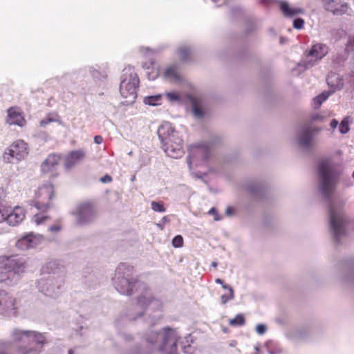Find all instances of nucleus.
<instances>
[{
  "instance_id": "f257e3e1",
  "label": "nucleus",
  "mask_w": 354,
  "mask_h": 354,
  "mask_svg": "<svg viewBox=\"0 0 354 354\" xmlns=\"http://www.w3.org/2000/svg\"><path fill=\"white\" fill-rule=\"evenodd\" d=\"M111 281L114 288L120 295L131 296L138 293L136 306L128 308L115 319V325L117 328L119 329L144 315L147 317V322L151 325H154L161 318L162 301L153 295L146 283L138 280L133 266L125 263H120Z\"/></svg>"
},
{
  "instance_id": "f03ea898",
  "label": "nucleus",
  "mask_w": 354,
  "mask_h": 354,
  "mask_svg": "<svg viewBox=\"0 0 354 354\" xmlns=\"http://www.w3.org/2000/svg\"><path fill=\"white\" fill-rule=\"evenodd\" d=\"M341 175V171L328 160H322L318 165V191L328 202L330 230L337 243L346 236L348 225V218L344 213L346 200L342 197L332 198Z\"/></svg>"
},
{
  "instance_id": "7ed1b4c3",
  "label": "nucleus",
  "mask_w": 354,
  "mask_h": 354,
  "mask_svg": "<svg viewBox=\"0 0 354 354\" xmlns=\"http://www.w3.org/2000/svg\"><path fill=\"white\" fill-rule=\"evenodd\" d=\"M158 135L162 143V147L168 156L173 158L183 156L184 153L183 139L170 122H163L158 129Z\"/></svg>"
},
{
  "instance_id": "20e7f679",
  "label": "nucleus",
  "mask_w": 354,
  "mask_h": 354,
  "mask_svg": "<svg viewBox=\"0 0 354 354\" xmlns=\"http://www.w3.org/2000/svg\"><path fill=\"white\" fill-rule=\"evenodd\" d=\"M145 339L151 351L157 349L162 354H178L179 335L174 329L165 328L162 333L151 331L146 335Z\"/></svg>"
},
{
  "instance_id": "39448f33",
  "label": "nucleus",
  "mask_w": 354,
  "mask_h": 354,
  "mask_svg": "<svg viewBox=\"0 0 354 354\" xmlns=\"http://www.w3.org/2000/svg\"><path fill=\"white\" fill-rule=\"evenodd\" d=\"M26 262L22 257L17 256L0 257V282L13 286L19 281L21 274L25 272Z\"/></svg>"
},
{
  "instance_id": "423d86ee",
  "label": "nucleus",
  "mask_w": 354,
  "mask_h": 354,
  "mask_svg": "<svg viewBox=\"0 0 354 354\" xmlns=\"http://www.w3.org/2000/svg\"><path fill=\"white\" fill-rule=\"evenodd\" d=\"M12 340L24 348L22 354H38L46 343L44 334L35 330H24L18 328L11 332Z\"/></svg>"
},
{
  "instance_id": "0eeeda50",
  "label": "nucleus",
  "mask_w": 354,
  "mask_h": 354,
  "mask_svg": "<svg viewBox=\"0 0 354 354\" xmlns=\"http://www.w3.org/2000/svg\"><path fill=\"white\" fill-rule=\"evenodd\" d=\"M120 83V92L124 99L122 104H132L137 97V89L140 83L139 78L133 69H125Z\"/></svg>"
},
{
  "instance_id": "6e6552de",
  "label": "nucleus",
  "mask_w": 354,
  "mask_h": 354,
  "mask_svg": "<svg viewBox=\"0 0 354 354\" xmlns=\"http://www.w3.org/2000/svg\"><path fill=\"white\" fill-rule=\"evenodd\" d=\"M38 290L50 297H57L61 292L64 283L62 277L48 276L37 281Z\"/></svg>"
},
{
  "instance_id": "1a4fd4ad",
  "label": "nucleus",
  "mask_w": 354,
  "mask_h": 354,
  "mask_svg": "<svg viewBox=\"0 0 354 354\" xmlns=\"http://www.w3.org/2000/svg\"><path fill=\"white\" fill-rule=\"evenodd\" d=\"M328 53V48L326 44L317 43L312 46L307 55L315 57L316 60H304L298 63L294 71L299 70V73L315 66L317 61L321 60Z\"/></svg>"
},
{
  "instance_id": "9d476101",
  "label": "nucleus",
  "mask_w": 354,
  "mask_h": 354,
  "mask_svg": "<svg viewBox=\"0 0 354 354\" xmlns=\"http://www.w3.org/2000/svg\"><path fill=\"white\" fill-rule=\"evenodd\" d=\"M75 217V223L79 226H85L92 223L96 218V212L92 204L84 203L77 206L73 212Z\"/></svg>"
},
{
  "instance_id": "9b49d317",
  "label": "nucleus",
  "mask_w": 354,
  "mask_h": 354,
  "mask_svg": "<svg viewBox=\"0 0 354 354\" xmlns=\"http://www.w3.org/2000/svg\"><path fill=\"white\" fill-rule=\"evenodd\" d=\"M27 155V144L21 140H18L5 151L3 158L6 162H13L15 160L24 159Z\"/></svg>"
},
{
  "instance_id": "f8f14e48",
  "label": "nucleus",
  "mask_w": 354,
  "mask_h": 354,
  "mask_svg": "<svg viewBox=\"0 0 354 354\" xmlns=\"http://www.w3.org/2000/svg\"><path fill=\"white\" fill-rule=\"evenodd\" d=\"M209 146L206 144L193 145L189 148V156L187 158V162L189 167L194 164L198 166L201 162H205L210 156Z\"/></svg>"
},
{
  "instance_id": "ddd939ff",
  "label": "nucleus",
  "mask_w": 354,
  "mask_h": 354,
  "mask_svg": "<svg viewBox=\"0 0 354 354\" xmlns=\"http://www.w3.org/2000/svg\"><path fill=\"white\" fill-rule=\"evenodd\" d=\"M318 129H313L308 124L302 126L296 135V142L298 147L304 151H310L314 145V137Z\"/></svg>"
},
{
  "instance_id": "4468645a",
  "label": "nucleus",
  "mask_w": 354,
  "mask_h": 354,
  "mask_svg": "<svg viewBox=\"0 0 354 354\" xmlns=\"http://www.w3.org/2000/svg\"><path fill=\"white\" fill-rule=\"evenodd\" d=\"M15 298L5 291H0V313L15 315Z\"/></svg>"
},
{
  "instance_id": "2eb2a0df",
  "label": "nucleus",
  "mask_w": 354,
  "mask_h": 354,
  "mask_svg": "<svg viewBox=\"0 0 354 354\" xmlns=\"http://www.w3.org/2000/svg\"><path fill=\"white\" fill-rule=\"evenodd\" d=\"M324 9L336 15L347 12L348 7L346 0H322Z\"/></svg>"
},
{
  "instance_id": "dca6fc26",
  "label": "nucleus",
  "mask_w": 354,
  "mask_h": 354,
  "mask_svg": "<svg viewBox=\"0 0 354 354\" xmlns=\"http://www.w3.org/2000/svg\"><path fill=\"white\" fill-rule=\"evenodd\" d=\"M42 241V236L30 232L19 239L16 243V246L20 250H26L36 247L39 245Z\"/></svg>"
},
{
  "instance_id": "f3484780",
  "label": "nucleus",
  "mask_w": 354,
  "mask_h": 354,
  "mask_svg": "<svg viewBox=\"0 0 354 354\" xmlns=\"http://www.w3.org/2000/svg\"><path fill=\"white\" fill-rule=\"evenodd\" d=\"M59 160L60 156L58 154H49L41 165L42 173L49 174L55 171L58 167Z\"/></svg>"
},
{
  "instance_id": "a211bd4d",
  "label": "nucleus",
  "mask_w": 354,
  "mask_h": 354,
  "mask_svg": "<svg viewBox=\"0 0 354 354\" xmlns=\"http://www.w3.org/2000/svg\"><path fill=\"white\" fill-rule=\"evenodd\" d=\"M25 218V210L23 207L16 206L10 209L7 223L12 226H16L21 223Z\"/></svg>"
},
{
  "instance_id": "6ab92c4d",
  "label": "nucleus",
  "mask_w": 354,
  "mask_h": 354,
  "mask_svg": "<svg viewBox=\"0 0 354 354\" xmlns=\"http://www.w3.org/2000/svg\"><path fill=\"white\" fill-rule=\"evenodd\" d=\"M164 76L166 79L174 82H180L183 80L179 73V66L177 64L167 66L165 69Z\"/></svg>"
},
{
  "instance_id": "aec40b11",
  "label": "nucleus",
  "mask_w": 354,
  "mask_h": 354,
  "mask_svg": "<svg viewBox=\"0 0 354 354\" xmlns=\"http://www.w3.org/2000/svg\"><path fill=\"white\" fill-rule=\"evenodd\" d=\"M85 156V153L82 150L71 151L66 158L65 167L67 169L72 168L78 161L82 160Z\"/></svg>"
},
{
  "instance_id": "412c9836",
  "label": "nucleus",
  "mask_w": 354,
  "mask_h": 354,
  "mask_svg": "<svg viewBox=\"0 0 354 354\" xmlns=\"http://www.w3.org/2000/svg\"><path fill=\"white\" fill-rule=\"evenodd\" d=\"M328 85L333 89V92L340 90L344 86V80L338 74L330 73L326 77Z\"/></svg>"
},
{
  "instance_id": "4be33fe9",
  "label": "nucleus",
  "mask_w": 354,
  "mask_h": 354,
  "mask_svg": "<svg viewBox=\"0 0 354 354\" xmlns=\"http://www.w3.org/2000/svg\"><path fill=\"white\" fill-rule=\"evenodd\" d=\"M348 50H344L342 53L334 55L331 58V66L334 69L339 70L342 68L348 59Z\"/></svg>"
},
{
  "instance_id": "5701e85b",
  "label": "nucleus",
  "mask_w": 354,
  "mask_h": 354,
  "mask_svg": "<svg viewBox=\"0 0 354 354\" xmlns=\"http://www.w3.org/2000/svg\"><path fill=\"white\" fill-rule=\"evenodd\" d=\"M280 9L283 15L286 17H293L297 15L303 13L301 8H291L286 1H281Z\"/></svg>"
},
{
  "instance_id": "b1692460",
  "label": "nucleus",
  "mask_w": 354,
  "mask_h": 354,
  "mask_svg": "<svg viewBox=\"0 0 354 354\" xmlns=\"http://www.w3.org/2000/svg\"><path fill=\"white\" fill-rule=\"evenodd\" d=\"M24 120L21 115L12 109L8 111L7 122L10 124L23 126Z\"/></svg>"
},
{
  "instance_id": "393cba45",
  "label": "nucleus",
  "mask_w": 354,
  "mask_h": 354,
  "mask_svg": "<svg viewBox=\"0 0 354 354\" xmlns=\"http://www.w3.org/2000/svg\"><path fill=\"white\" fill-rule=\"evenodd\" d=\"M245 189L250 194L257 196L260 195L263 190L262 184L259 181H251L245 185Z\"/></svg>"
},
{
  "instance_id": "a878e982",
  "label": "nucleus",
  "mask_w": 354,
  "mask_h": 354,
  "mask_svg": "<svg viewBox=\"0 0 354 354\" xmlns=\"http://www.w3.org/2000/svg\"><path fill=\"white\" fill-rule=\"evenodd\" d=\"M39 197L44 199L51 200L53 197V188L50 184H46L39 188L37 192Z\"/></svg>"
},
{
  "instance_id": "bb28decb",
  "label": "nucleus",
  "mask_w": 354,
  "mask_h": 354,
  "mask_svg": "<svg viewBox=\"0 0 354 354\" xmlns=\"http://www.w3.org/2000/svg\"><path fill=\"white\" fill-rule=\"evenodd\" d=\"M154 62L150 59L149 62H145L142 64L143 68L147 70L146 74L149 80H154L158 76V71H153Z\"/></svg>"
},
{
  "instance_id": "cd10ccee",
  "label": "nucleus",
  "mask_w": 354,
  "mask_h": 354,
  "mask_svg": "<svg viewBox=\"0 0 354 354\" xmlns=\"http://www.w3.org/2000/svg\"><path fill=\"white\" fill-rule=\"evenodd\" d=\"M176 53L183 62L187 61L191 54V48L187 44H181L176 50Z\"/></svg>"
},
{
  "instance_id": "c85d7f7f",
  "label": "nucleus",
  "mask_w": 354,
  "mask_h": 354,
  "mask_svg": "<svg viewBox=\"0 0 354 354\" xmlns=\"http://www.w3.org/2000/svg\"><path fill=\"white\" fill-rule=\"evenodd\" d=\"M265 347L269 354H281L282 353L280 346L271 340L266 343Z\"/></svg>"
},
{
  "instance_id": "c756f323",
  "label": "nucleus",
  "mask_w": 354,
  "mask_h": 354,
  "mask_svg": "<svg viewBox=\"0 0 354 354\" xmlns=\"http://www.w3.org/2000/svg\"><path fill=\"white\" fill-rule=\"evenodd\" d=\"M192 113L197 119H203L205 116V111L196 101L192 102Z\"/></svg>"
},
{
  "instance_id": "7c9ffc66",
  "label": "nucleus",
  "mask_w": 354,
  "mask_h": 354,
  "mask_svg": "<svg viewBox=\"0 0 354 354\" xmlns=\"http://www.w3.org/2000/svg\"><path fill=\"white\" fill-rule=\"evenodd\" d=\"M330 95V92L324 91L321 94L314 97L313 100L314 108H319L322 105V104L328 99Z\"/></svg>"
},
{
  "instance_id": "2f4dec72",
  "label": "nucleus",
  "mask_w": 354,
  "mask_h": 354,
  "mask_svg": "<svg viewBox=\"0 0 354 354\" xmlns=\"http://www.w3.org/2000/svg\"><path fill=\"white\" fill-rule=\"evenodd\" d=\"M162 102V95H150L147 96L144 98V102L146 104L150 106H158L161 104Z\"/></svg>"
},
{
  "instance_id": "473e14b6",
  "label": "nucleus",
  "mask_w": 354,
  "mask_h": 354,
  "mask_svg": "<svg viewBox=\"0 0 354 354\" xmlns=\"http://www.w3.org/2000/svg\"><path fill=\"white\" fill-rule=\"evenodd\" d=\"M58 266L59 263L57 261H50L42 267V272L46 273L55 272V270L58 268Z\"/></svg>"
},
{
  "instance_id": "72a5a7b5",
  "label": "nucleus",
  "mask_w": 354,
  "mask_h": 354,
  "mask_svg": "<svg viewBox=\"0 0 354 354\" xmlns=\"http://www.w3.org/2000/svg\"><path fill=\"white\" fill-rule=\"evenodd\" d=\"M10 207L6 206L3 203H0V223L6 221L9 215Z\"/></svg>"
},
{
  "instance_id": "f704fd0d",
  "label": "nucleus",
  "mask_w": 354,
  "mask_h": 354,
  "mask_svg": "<svg viewBox=\"0 0 354 354\" xmlns=\"http://www.w3.org/2000/svg\"><path fill=\"white\" fill-rule=\"evenodd\" d=\"M88 71L91 76L96 80H103L106 78V74L100 72L99 70L93 66L88 68Z\"/></svg>"
},
{
  "instance_id": "c9c22d12",
  "label": "nucleus",
  "mask_w": 354,
  "mask_h": 354,
  "mask_svg": "<svg viewBox=\"0 0 354 354\" xmlns=\"http://www.w3.org/2000/svg\"><path fill=\"white\" fill-rule=\"evenodd\" d=\"M231 326H243L245 324V318L242 314H238L236 316L229 321Z\"/></svg>"
},
{
  "instance_id": "e433bc0d",
  "label": "nucleus",
  "mask_w": 354,
  "mask_h": 354,
  "mask_svg": "<svg viewBox=\"0 0 354 354\" xmlns=\"http://www.w3.org/2000/svg\"><path fill=\"white\" fill-rule=\"evenodd\" d=\"M228 293L223 294L221 297V303L225 305L227 301L232 300L234 298V290L232 288L227 289Z\"/></svg>"
},
{
  "instance_id": "4c0bfd02",
  "label": "nucleus",
  "mask_w": 354,
  "mask_h": 354,
  "mask_svg": "<svg viewBox=\"0 0 354 354\" xmlns=\"http://www.w3.org/2000/svg\"><path fill=\"white\" fill-rule=\"evenodd\" d=\"M151 207L154 212H165L166 211L162 202L152 201L151 203Z\"/></svg>"
},
{
  "instance_id": "58836bf2",
  "label": "nucleus",
  "mask_w": 354,
  "mask_h": 354,
  "mask_svg": "<svg viewBox=\"0 0 354 354\" xmlns=\"http://www.w3.org/2000/svg\"><path fill=\"white\" fill-rule=\"evenodd\" d=\"M348 118H344L342 120L339 125V131L342 134H345L348 133L350 130L349 126H348Z\"/></svg>"
},
{
  "instance_id": "ea45409f",
  "label": "nucleus",
  "mask_w": 354,
  "mask_h": 354,
  "mask_svg": "<svg viewBox=\"0 0 354 354\" xmlns=\"http://www.w3.org/2000/svg\"><path fill=\"white\" fill-rule=\"evenodd\" d=\"M165 97L168 101L174 102L180 100V95L176 92L165 93Z\"/></svg>"
},
{
  "instance_id": "a19ab883",
  "label": "nucleus",
  "mask_w": 354,
  "mask_h": 354,
  "mask_svg": "<svg viewBox=\"0 0 354 354\" xmlns=\"http://www.w3.org/2000/svg\"><path fill=\"white\" fill-rule=\"evenodd\" d=\"M172 245L175 248H180L183 245V239L181 235H176L172 240Z\"/></svg>"
},
{
  "instance_id": "79ce46f5",
  "label": "nucleus",
  "mask_w": 354,
  "mask_h": 354,
  "mask_svg": "<svg viewBox=\"0 0 354 354\" xmlns=\"http://www.w3.org/2000/svg\"><path fill=\"white\" fill-rule=\"evenodd\" d=\"M304 25V20L301 18H296L293 21V27L296 29L300 30L303 28Z\"/></svg>"
},
{
  "instance_id": "37998d69",
  "label": "nucleus",
  "mask_w": 354,
  "mask_h": 354,
  "mask_svg": "<svg viewBox=\"0 0 354 354\" xmlns=\"http://www.w3.org/2000/svg\"><path fill=\"white\" fill-rule=\"evenodd\" d=\"M47 218H48L47 215H44L43 214H37L35 215V221L37 225H39L43 223Z\"/></svg>"
},
{
  "instance_id": "c03bdc74",
  "label": "nucleus",
  "mask_w": 354,
  "mask_h": 354,
  "mask_svg": "<svg viewBox=\"0 0 354 354\" xmlns=\"http://www.w3.org/2000/svg\"><path fill=\"white\" fill-rule=\"evenodd\" d=\"M267 330V327L265 324H259L256 326V332L259 335H263L266 333Z\"/></svg>"
},
{
  "instance_id": "a18cd8bd",
  "label": "nucleus",
  "mask_w": 354,
  "mask_h": 354,
  "mask_svg": "<svg viewBox=\"0 0 354 354\" xmlns=\"http://www.w3.org/2000/svg\"><path fill=\"white\" fill-rule=\"evenodd\" d=\"M170 222V219L168 216H165L162 217L161 221L158 223H157L158 227H159L160 230H163L165 225L166 223H168Z\"/></svg>"
},
{
  "instance_id": "49530a36",
  "label": "nucleus",
  "mask_w": 354,
  "mask_h": 354,
  "mask_svg": "<svg viewBox=\"0 0 354 354\" xmlns=\"http://www.w3.org/2000/svg\"><path fill=\"white\" fill-rule=\"evenodd\" d=\"M346 50L352 51L354 50V35L351 37L348 41Z\"/></svg>"
},
{
  "instance_id": "de8ad7c7",
  "label": "nucleus",
  "mask_w": 354,
  "mask_h": 354,
  "mask_svg": "<svg viewBox=\"0 0 354 354\" xmlns=\"http://www.w3.org/2000/svg\"><path fill=\"white\" fill-rule=\"evenodd\" d=\"M342 183L346 187H350L354 185V183L352 182L349 177L343 178L342 179Z\"/></svg>"
},
{
  "instance_id": "09e8293b",
  "label": "nucleus",
  "mask_w": 354,
  "mask_h": 354,
  "mask_svg": "<svg viewBox=\"0 0 354 354\" xmlns=\"http://www.w3.org/2000/svg\"><path fill=\"white\" fill-rule=\"evenodd\" d=\"M54 121H55V120H54L53 118H50V116H48V117L42 119L40 121V124L42 127H45L46 125H47L50 122H54Z\"/></svg>"
},
{
  "instance_id": "8fccbe9b",
  "label": "nucleus",
  "mask_w": 354,
  "mask_h": 354,
  "mask_svg": "<svg viewBox=\"0 0 354 354\" xmlns=\"http://www.w3.org/2000/svg\"><path fill=\"white\" fill-rule=\"evenodd\" d=\"M209 214L214 215V220L215 221H220L221 219V217L218 216L217 210L215 207H212L209 211Z\"/></svg>"
},
{
  "instance_id": "3c124183",
  "label": "nucleus",
  "mask_w": 354,
  "mask_h": 354,
  "mask_svg": "<svg viewBox=\"0 0 354 354\" xmlns=\"http://www.w3.org/2000/svg\"><path fill=\"white\" fill-rule=\"evenodd\" d=\"M215 282H216V283L221 284V285L222 286V287H223V289L227 290V289H228V288H232V286H230V285L225 284V283L223 282V281L222 279H216L215 280Z\"/></svg>"
},
{
  "instance_id": "603ef678",
  "label": "nucleus",
  "mask_w": 354,
  "mask_h": 354,
  "mask_svg": "<svg viewBox=\"0 0 354 354\" xmlns=\"http://www.w3.org/2000/svg\"><path fill=\"white\" fill-rule=\"evenodd\" d=\"M112 180V178L109 175H105L100 178V181L103 183H110Z\"/></svg>"
},
{
  "instance_id": "864d4df0",
  "label": "nucleus",
  "mask_w": 354,
  "mask_h": 354,
  "mask_svg": "<svg viewBox=\"0 0 354 354\" xmlns=\"http://www.w3.org/2000/svg\"><path fill=\"white\" fill-rule=\"evenodd\" d=\"M338 121L336 119H333L330 122V126L332 129H335L338 126Z\"/></svg>"
},
{
  "instance_id": "5fc2aeb1",
  "label": "nucleus",
  "mask_w": 354,
  "mask_h": 354,
  "mask_svg": "<svg viewBox=\"0 0 354 354\" xmlns=\"http://www.w3.org/2000/svg\"><path fill=\"white\" fill-rule=\"evenodd\" d=\"M103 141V138L101 136H95L94 137V142L97 144V145H100L102 142Z\"/></svg>"
},
{
  "instance_id": "6e6d98bb",
  "label": "nucleus",
  "mask_w": 354,
  "mask_h": 354,
  "mask_svg": "<svg viewBox=\"0 0 354 354\" xmlns=\"http://www.w3.org/2000/svg\"><path fill=\"white\" fill-rule=\"evenodd\" d=\"M49 230L53 232H59L60 230V227L59 225H52L49 227Z\"/></svg>"
},
{
  "instance_id": "4d7b16f0",
  "label": "nucleus",
  "mask_w": 354,
  "mask_h": 354,
  "mask_svg": "<svg viewBox=\"0 0 354 354\" xmlns=\"http://www.w3.org/2000/svg\"><path fill=\"white\" fill-rule=\"evenodd\" d=\"M348 75L351 77H353V79L350 80V83L354 88V71H352Z\"/></svg>"
},
{
  "instance_id": "13d9d810",
  "label": "nucleus",
  "mask_w": 354,
  "mask_h": 354,
  "mask_svg": "<svg viewBox=\"0 0 354 354\" xmlns=\"http://www.w3.org/2000/svg\"><path fill=\"white\" fill-rule=\"evenodd\" d=\"M225 214L230 216L233 214V209L230 207H227L225 210Z\"/></svg>"
},
{
  "instance_id": "bf43d9fd",
  "label": "nucleus",
  "mask_w": 354,
  "mask_h": 354,
  "mask_svg": "<svg viewBox=\"0 0 354 354\" xmlns=\"http://www.w3.org/2000/svg\"><path fill=\"white\" fill-rule=\"evenodd\" d=\"M153 50L150 49L149 48H145V54L146 55H149V54L153 53Z\"/></svg>"
},
{
  "instance_id": "052dcab7",
  "label": "nucleus",
  "mask_w": 354,
  "mask_h": 354,
  "mask_svg": "<svg viewBox=\"0 0 354 354\" xmlns=\"http://www.w3.org/2000/svg\"><path fill=\"white\" fill-rule=\"evenodd\" d=\"M123 337H124V339L126 341H129V340H131L132 339V337L130 335L123 334Z\"/></svg>"
},
{
  "instance_id": "680f3d73",
  "label": "nucleus",
  "mask_w": 354,
  "mask_h": 354,
  "mask_svg": "<svg viewBox=\"0 0 354 354\" xmlns=\"http://www.w3.org/2000/svg\"><path fill=\"white\" fill-rule=\"evenodd\" d=\"M217 265H218V263H217V262H216V261H213V262L212 263V264H211V266H212V267H214V268L217 267Z\"/></svg>"
},
{
  "instance_id": "e2e57ef3",
  "label": "nucleus",
  "mask_w": 354,
  "mask_h": 354,
  "mask_svg": "<svg viewBox=\"0 0 354 354\" xmlns=\"http://www.w3.org/2000/svg\"><path fill=\"white\" fill-rule=\"evenodd\" d=\"M36 207H37V209H41V207L39 205V203H37V204L36 205Z\"/></svg>"
},
{
  "instance_id": "0e129e2a",
  "label": "nucleus",
  "mask_w": 354,
  "mask_h": 354,
  "mask_svg": "<svg viewBox=\"0 0 354 354\" xmlns=\"http://www.w3.org/2000/svg\"><path fill=\"white\" fill-rule=\"evenodd\" d=\"M68 354H73V351L72 350H69L68 351Z\"/></svg>"
},
{
  "instance_id": "69168bd1",
  "label": "nucleus",
  "mask_w": 354,
  "mask_h": 354,
  "mask_svg": "<svg viewBox=\"0 0 354 354\" xmlns=\"http://www.w3.org/2000/svg\"><path fill=\"white\" fill-rule=\"evenodd\" d=\"M44 207L45 208H47V207H48V204H44Z\"/></svg>"
},
{
  "instance_id": "338daca9",
  "label": "nucleus",
  "mask_w": 354,
  "mask_h": 354,
  "mask_svg": "<svg viewBox=\"0 0 354 354\" xmlns=\"http://www.w3.org/2000/svg\"><path fill=\"white\" fill-rule=\"evenodd\" d=\"M213 2L214 3H217L218 1V0H212Z\"/></svg>"
},
{
  "instance_id": "774afa93",
  "label": "nucleus",
  "mask_w": 354,
  "mask_h": 354,
  "mask_svg": "<svg viewBox=\"0 0 354 354\" xmlns=\"http://www.w3.org/2000/svg\"><path fill=\"white\" fill-rule=\"evenodd\" d=\"M0 354H4V353H0Z\"/></svg>"
}]
</instances>
